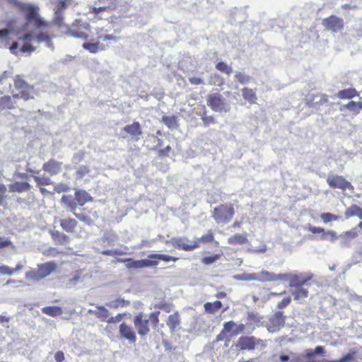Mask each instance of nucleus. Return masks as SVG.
<instances>
[{"instance_id":"nucleus-1","label":"nucleus","mask_w":362,"mask_h":362,"mask_svg":"<svg viewBox=\"0 0 362 362\" xmlns=\"http://www.w3.org/2000/svg\"><path fill=\"white\" fill-rule=\"evenodd\" d=\"M148 259L134 260L132 258L117 259V262L121 263H127L126 267L129 269H142L145 267H155L159 263V260L164 262H177L179 258L173 257L165 254H151L148 256Z\"/></svg>"},{"instance_id":"nucleus-2","label":"nucleus","mask_w":362,"mask_h":362,"mask_svg":"<svg viewBox=\"0 0 362 362\" xmlns=\"http://www.w3.org/2000/svg\"><path fill=\"white\" fill-rule=\"evenodd\" d=\"M187 238H178L173 239L172 245L177 249L184 251H193L199 248L202 244L212 243L214 246H219L218 241L215 240L214 233L211 229L209 230L205 234L202 235L200 238H197L191 243H187Z\"/></svg>"},{"instance_id":"nucleus-3","label":"nucleus","mask_w":362,"mask_h":362,"mask_svg":"<svg viewBox=\"0 0 362 362\" xmlns=\"http://www.w3.org/2000/svg\"><path fill=\"white\" fill-rule=\"evenodd\" d=\"M160 311H154L151 313L148 318L143 313H138L133 320L134 325L137 330L138 334L141 337L147 335L150 332V324L153 328H157L160 322Z\"/></svg>"},{"instance_id":"nucleus-4","label":"nucleus","mask_w":362,"mask_h":362,"mask_svg":"<svg viewBox=\"0 0 362 362\" xmlns=\"http://www.w3.org/2000/svg\"><path fill=\"white\" fill-rule=\"evenodd\" d=\"M13 86L15 90L18 91L13 94V99L21 98L26 101L34 98L35 88L23 78V76L16 75L13 78Z\"/></svg>"},{"instance_id":"nucleus-5","label":"nucleus","mask_w":362,"mask_h":362,"mask_svg":"<svg viewBox=\"0 0 362 362\" xmlns=\"http://www.w3.org/2000/svg\"><path fill=\"white\" fill-rule=\"evenodd\" d=\"M235 214L232 203L221 204L211 211V217L218 225H226L230 222Z\"/></svg>"},{"instance_id":"nucleus-6","label":"nucleus","mask_w":362,"mask_h":362,"mask_svg":"<svg viewBox=\"0 0 362 362\" xmlns=\"http://www.w3.org/2000/svg\"><path fill=\"white\" fill-rule=\"evenodd\" d=\"M21 11L25 14L26 21L32 23L36 28H47L49 23L39 14V8L30 4H23L20 6Z\"/></svg>"},{"instance_id":"nucleus-7","label":"nucleus","mask_w":362,"mask_h":362,"mask_svg":"<svg viewBox=\"0 0 362 362\" xmlns=\"http://www.w3.org/2000/svg\"><path fill=\"white\" fill-rule=\"evenodd\" d=\"M95 34L97 36V41L95 42H86L83 44V49L88 50L89 52L95 54L99 51L105 50L108 45L103 42H100V40L103 41H116L117 37L109 34H103V28H98L95 30Z\"/></svg>"},{"instance_id":"nucleus-8","label":"nucleus","mask_w":362,"mask_h":362,"mask_svg":"<svg viewBox=\"0 0 362 362\" xmlns=\"http://www.w3.org/2000/svg\"><path fill=\"white\" fill-rule=\"evenodd\" d=\"M288 276V275L286 274H275L267 271H262L259 274H244L237 279L245 281H274L278 280H286Z\"/></svg>"},{"instance_id":"nucleus-9","label":"nucleus","mask_w":362,"mask_h":362,"mask_svg":"<svg viewBox=\"0 0 362 362\" xmlns=\"http://www.w3.org/2000/svg\"><path fill=\"white\" fill-rule=\"evenodd\" d=\"M206 104L213 111L217 112H226L230 109L226 98L218 92L208 94Z\"/></svg>"},{"instance_id":"nucleus-10","label":"nucleus","mask_w":362,"mask_h":362,"mask_svg":"<svg viewBox=\"0 0 362 362\" xmlns=\"http://www.w3.org/2000/svg\"><path fill=\"white\" fill-rule=\"evenodd\" d=\"M61 203L64 204L66 207L81 221L88 225L93 223L91 218L83 214L76 213L77 204L75 199H73L71 195H63L61 198Z\"/></svg>"},{"instance_id":"nucleus-11","label":"nucleus","mask_w":362,"mask_h":362,"mask_svg":"<svg viewBox=\"0 0 362 362\" xmlns=\"http://www.w3.org/2000/svg\"><path fill=\"white\" fill-rule=\"evenodd\" d=\"M258 346H264L265 345L262 339L254 336H242L238 339L236 344V346L241 351H252Z\"/></svg>"},{"instance_id":"nucleus-12","label":"nucleus","mask_w":362,"mask_h":362,"mask_svg":"<svg viewBox=\"0 0 362 362\" xmlns=\"http://www.w3.org/2000/svg\"><path fill=\"white\" fill-rule=\"evenodd\" d=\"M327 183L332 189H339L342 191L354 189V186L342 175H330L327 178Z\"/></svg>"},{"instance_id":"nucleus-13","label":"nucleus","mask_w":362,"mask_h":362,"mask_svg":"<svg viewBox=\"0 0 362 362\" xmlns=\"http://www.w3.org/2000/svg\"><path fill=\"white\" fill-rule=\"evenodd\" d=\"M322 24L325 30L332 33L341 31L344 27V20L335 15H331L322 21Z\"/></svg>"},{"instance_id":"nucleus-14","label":"nucleus","mask_w":362,"mask_h":362,"mask_svg":"<svg viewBox=\"0 0 362 362\" xmlns=\"http://www.w3.org/2000/svg\"><path fill=\"white\" fill-rule=\"evenodd\" d=\"M119 334L122 339L127 340L130 344H136V334L134 327L126 322H122L119 326Z\"/></svg>"},{"instance_id":"nucleus-15","label":"nucleus","mask_w":362,"mask_h":362,"mask_svg":"<svg viewBox=\"0 0 362 362\" xmlns=\"http://www.w3.org/2000/svg\"><path fill=\"white\" fill-rule=\"evenodd\" d=\"M286 317L282 311L276 312L269 319L267 329L270 332L279 331L285 325Z\"/></svg>"},{"instance_id":"nucleus-16","label":"nucleus","mask_w":362,"mask_h":362,"mask_svg":"<svg viewBox=\"0 0 362 362\" xmlns=\"http://www.w3.org/2000/svg\"><path fill=\"white\" fill-rule=\"evenodd\" d=\"M308 230L313 234H321L320 240H329L330 242L333 243L335 242L339 238L337 232L334 230H325V228L321 227L309 226Z\"/></svg>"},{"instance_id":"nucleus-17","label":"nucleus","mask_w":362,"mask_h":362,"mask_svg":"<svg viewBox=\"0 0 362 362\" xmlns=\"http://www.w3.org/2000/svg\"><path fill=\"white\" fill-rule=\"evenodd\" d=\"M69 32L74 37L86 40L89 37L90 25L88 23L74 25L70 28Z\"/></svg>"},{"instance_id":"nucleus-18","label":"nucleus","mask_w":362,"mask_h":362,"mask_svg":"<svg viewBox=\"0 0 362 362\" xmlns=\"http://www.w3.org/2000/svg\"><path fill=\"white\" fill-rule=\"evenodd\" d=\"M63 163L51 158L42 165V170L51 176L59 174L62 169Z\"/></svg>"},{"instance_id":"nucleus-19","label":"nucleus","mask_w":362,"mask_h":362,"mask_svg":"<svg viewBox=\"0 0 362 362\" xmlns=\"http://www.w3.org/2000/svg\"><path fill=\"white\" fill-rule=\"evenodd\" d=\"M328 95L323 93L309 95L306 104L310 107H320L328 103Z\"/></svg>"},{"instance_id":"nucleus-20","label":"nucleus","mask_w":362,"mask_h":362,"mask_svg":"<svg viewBox=\"0 0 362 362\" xmlns=\"http://www.w3.org/2000/svg\"><path fill=\"white\" fill-rule=\"evenodd\" d=\"M123 130L135 141H138L142 134L141 127L139 122H134L131 124L126 125Z\"/></svg>"},{"instance_id":"nucleus-21","label":"nucleus","mask_w":362,"mask_h":362,"mask_svg":"<svg viewBox=\"0 0 362 362\" xmlns=\"http://www.w3.org/2000/svg\"><path fill=\"white\" fill-rule=\"evenodd\" d=\"M49 235L54 243L57 245H65L70 242L69 237L65 233L57 230H49Z\"/></svg>"},{"instance_id":"nucleus-22","label":"nucleus","mask_w":362,"mask_h":362,"mask_svg":"<svg viewBox=\"0 0 362 362\" xmlns=\"http://www.w3.org/2000/svg\"><path fill=\"white\" fill-rule=\"evenodd\" d=\"M57 266L54 262L50 261L37 265V270L41 279H44L51 274L57 269Z\"/></svg>"},{"instance_id":"nucleus-23","label":"nucleus","mask_w":362,"mask_h":362,"mask_svg":"<svg viewBox=\"0 0 362 362\" xmlns=\"http://www.w3.org/2000/svg\"><path fill=\"white\" fill-rule=\"evenodd\" d=\"M59 222L62 230L69 233H74L78 226L77 221L71 217L61 218Z\"/></svg>"},{"instance_id":"nucleus-24","label":"nucleus","mask_w":362,"mask_h":362,"mask_svg":"<svg viewBox=\"0 0 362 362\" xmlns=\"http://www.w3.org/2000/svg\"><path fill=\"white\" fill-rule=\"evenodd\" d=\"M74 198L78 206H83L86 203L93 201V197L84 189H77L74 192Z\"/></svg>"},{"instance_id":"nucleus-25","label":"nucleus","mask_w":362,"mask_h":362,"mask_svg":"<svg viewBox=\"0 0 362 362\" xmlns=\"http://www.w3.org/2000/svg\"><path fill=\"white\" fill-rule=\"evenodd\" d=\"M16 99H13V96L4 95L0 97V112L13 110L16 107Z\"/></svg>"},{"instance_id":"nucleus-26","label":"nucleus","mask_w":362,"mask_h":362,"mask_svg":"<svg viewBox=\"0 0 362 362\" xmlns=\"http://www.w3.org/2000/svg\"><path fill=\"white\" fill-rule=\"evenodd\" d=\"M247 242V233H235L228 238V243L231 245H245Z\"/></svg>"},{"instance_id":"nucleus-27","label":"nucleus","mask_w":362,"mask_h":362,"mask_svg":"<svg viewBox=\"0 0 362 362\" xmlns=\"http://www.w3.org/2000/svg\"><path fill=\"white\" fill-rule=\"evenodd\" d=\"M344 216L346 219L356 216L362 220V208L357 204H351L345 210Z\"/></svg>"},{"instance_id":"nucleus-28","label":"nucleus","mask_w":362,"mask_h":362,"mask_svg":"<svg viewBox=\"0 0 362 362\" xmlns=\"http://www.w3.org/2000/svg\"><path fill=\"white\" fill-rule=\"evenodd\" d=\"M223 307V304L220 300L214 302H206L204 304V310L206 314L214 315L220 310Z\"/></svg>"},{"instance_id":"nucleus-29","label":"nucleus","mask_w":362,"mask_h":362,"mask_svg":"<svg viewBox=\"0 0 362 362\" xmlns=\"http://www.w3.org/2000/svg\"><path fill=\"white\" fill-rule=\"evenodd\" d=\"M311 278H304L302 275L294 274L289 279V286L297 288L303 286Z\"/></svg>"},{"instance_id":"nucleus-30","label":"nucleus","mask_w":362,"mask_h":362,"mask_svg":"<svg viewBox=\"0 0 362 362\" xmlns=\"http://www.w3.org/2000/svg\"><path fill=\"white\" fill-rule=\"evenodd\" d=\"M358 95V92L354 88L339 90L337 94V98L341 100H350Z\"/></svg>"},{"instance_id":"nucleus-31","label":"nucleus","mask_w":362,"mask_h":362,"mask_svg":"<svg viewBox=\"0 0 362 362\" xmlns=\"http://www.w3.org/2000/svg\"><path fill=\"white\" fill-rule=\"evenodd\" d=\"M30 185L26 182H16L9 185V191L11 192H23L30 190Z\"/></svg>"},{"instance_id":"nucleus-32","label":"nucleus","mask_w":362,"mask_h":362,"mask_svg":"<svg viewBox=\"0 0 362 362\" xmlns=\"http://www.w3.org/2000/svg\"><path fill=\"white\" fill-rule=\"evenodd\" d=\"M341 110L347 109L351 112L354 115H358L362 110V102H355L354 100L349 101L347 104L343 105Z\"/></svg>"},{"instance_id":"nucleus-33","label":"nucleus","mask_w":362,"mask_h":362,"mask_svg":"<svg viewBox=\"0 0 362 362\" xmlns=\"http://www.w3.org/2000/svg\"><path fill=\"white\" fill-rule=\"evenodd\" d=\"M166 324L171 330V332L175 331L180 324V319L178 313H175L170 315L166 321Z\"/></svg>"},{"instance_id":"nucleus-34","label":"nucleus","mask_w":362,"mask_h":362,"mask_svg":"<svg viewBox=\"0 0 362 362\" xmlns=\"http://www.w3.org/2000/svg\"><path fill=\"white\" fill-rule=\"evenodd\" d=\"M243 98L250 104H255L257 103V95L255 91L249 88H243L241 90Z\"/></svg>"},{"instance_id":"nucleus-35","label":"nucleus","mask_w":362,"mask_h":362,"mask_svg":"<svg viewBox=\"0 0 362 362\" xmlns=\"http://www.w3.org/2000/svg\"><path fill=\"white\" fill-rule=\"evenodd\" d=\"M308 290L303 286L295 288L291 293L295 300L305 299L308 296Z\"/></svg>"},{"instance_id":"nucleus-36","label":"nucleus","mask_w":362,"mask_h":362,"mask_svg":"<svg viewBox=\"0 0 362 362\" xmlns=\"http://www.w3.org/2000/svg\"><path fill=\"white\" fill-rule=\"evenodd\" d=\"M42 313L51 317H57L63 313L62 308L59 306H47L42 308Z\"/></svg>"},{"instance_id":"nucleus-37","label":"nucleus","mask_w":362,"mask_h":362,"mask_svg":"<svg viewBox=\"0 0 362 362\" xmlns=\"http://www.w3.org/2000/svg\"><path fill=\"white\" fill-rule=\"evenodd\" d=\"M23 268V265L18 262L14 268H10L7 265L0 266V274L4 275H12L15 272L21 271Z\"/></svg>"},{"instance_id":"nucleus-38","label":"nucleus","mask_w":362,"mask_h":362,"mask_svg":"<svg viewBox=\"0 0 362 362\" xmlns=\"http://www.w3.org/2000/svg\"><path fill=\"white\" fill-rule=\"evenodd\" d=\"M223 256V252H220L219 253H214L209 256H205L202 258V263L204 265H210L212 264L219 259H221Z\"/></svg>"},{"instance_id":"nucleus-39","label":"nucleus","mask_w":362,"mask_h":362,"mask_svg":"<svg viewBox=\"0 0 362 362\" xmlns=\"http://www.w3.org/2000/svg\"><path fill=\"white\" fill-rule=\"evenodd\" d=\"M225 83L224 78L218 74H211L209 80V84L211 86L221 87Z\"/></svg>"},{"instance_id":"nucleus-40","label":"nucleus","mask_w":362,"mask_h":362,"mask_svg":"<svg viewBox=\"0 0 362 362\" xmlns=\"http://www.w3.org/2000/svg\"><path fill=\"white\" fill-rule=\"evenodd\" d=\"M234 77L237 82L243 85L247 84L252 81L251 76L240 71H236Z\"/></svg>"},{"instance_id":"nucleus-41","label":"nucleus","mask_w":362,"mask_h":362,"mask_svg":"<svg viewBox=\"0 0 362 362\" xmlns=\"http://www.w3.org/2000/svg\"><path fill=\"white\" fill-rule=\"evenodd\" d=\"M161 120L168 128H174L177 126V117L175 115H164L162 117Z\"/></svg>"},{"instance_id":"nucleus-42","label":"nucleus","mask_w":362,"mask_h":362,"mask_svg":"<svg viewBox=\"0 0 362 362\" xmlns=\"http://www.w3.org/2000/svg\"><path fill=\"white\" fill-rule=\"evenodd\" d=\"M216 69L223 73V74H226V75L229 76L232 74L233 72V69H232V67L230 66L229 65H228L226 62H218L216 64Z\"/></svg>"},{"instance_id":"nucleus-43","label":"nucleus","mask_w":362,"mask_h":362,"mask_svg":"<svg viewBox=\"0 0 362 362\" xmlns=\"http://www.w3.org/2000/svg\"><path fill=\"white\" fill-rule=\"evenodd\" d=\"M320 218L324 223L336 221L339 219V216L328 212L321 214Z\"/></svg>"},{"instance_id":"nucleus-44","label":"nucleus","mask_w":362,"mask_h":362,"mask_svg":"<svg viewBox=\"0 0 362 362\" xmlns=\"http://www.w3.org/2000/svg\"><path fill=\"white\" fill-rule=\"evenodd\" d=\"M33 179L37 184V186L42 187L45 185H49L53 184L51 179L49 177H39L33 176Z\"/></svg>"},{"instance_id":"nucleus-45","label":"nucleus","mask_w":362,"mask_h":362,"mask_svg":"<svg viewBox=\"0 0 362 362\" xmlns=\"http://www.w3.org/2000/svg\"><path fill=\"white\" fill-rule=\"evenodd\" d=\"M90 173L89 167L87 165L80 166L76 171L75 175L77 180L83 179L86 175Z\"/></svg>"},{"instance_id":"nucleus-46","label":"nucleus","mask_w":362,"mask_h":362,"mask_svg":"<svg viewBox=\"0 0 362 362\" xmlns=\"http://www.w3.org/2000/svg\"><path fill=\"white\" fill-rule=\"evenodd\" d=\"M25 276L27 279L34 281H37L42 279L37 269H32L26 272Z\"/></svg>"},{"instance_id":"nucleus-47","label":"nucleus","mask_w":362,"mask_h":362,"mask_svg":"<svg viewBox=\"0 0 362 362\" xmlns=\"http://www.w3.org/2000/svg\"><path fill=\"white\" fill-rule=\"evenodd\" d=\"M173 304L167 303L165 301L160 302L156 305H154L155 309L162 310L165 313H170L173 310Z\"/></svg>"},{"instance_id":"nucleus-48","label":"nucleus","mask_w":362,"mask_h":362,"mask_svg":"<svg viewBox=\"0 0 362 362\" xmlns=\"http://www.w3.org/2000/svg\"><path fill=\"white\" fill-rule=\"evenodd\" d=\"M70 2L71 0H58L54 11L58 13H63Z\"/></svg>"},{"instance_id":"nucleus-49","label":"nucleus","mask_w":362,"mask_h":362,"mask_svg":"<svg viewBox=\"0 0 362 362\" xmlns=\"http://www.w3.org/2000/svg\"><path fill=\"white\" fill-rule=\"evenodd\" d=\"M341 236L345 240H351L353 239H355L358 237V233L356 230V229H351L350 230L346 231L343 233Z\"/></svg>"},{"instance_id":"nucleus-50","label":"nucleus","mask_w":362,"mask_h":362,"mask_svg":"<svg viewBox=\"0 0 362 362\" xmlns=\"http://www.w3.org/2000/svg\"><path fill=\"white\" fill-rule=\"evenodd\" d=\"M202 120L203 122L204 127H209L210 124L216 123V119L212 115H206V111H204L202 115Z\"/></svg>"},{"instance_id":"nucleus-51","label":"nucleus","mask_w":362,"mask_h":362,"mask_svg":"<svg viewBox=\"0 0 362 362\" xmlns=\"http://www.w3.org/2000/svg\"><path fill=\"white\" fill-rule=\"evenodd\" d=\"M95 315L98 317H100V318L103 319V320H105L108 317L109 313H108V310L105 307L98 306V307H97V311H96Z\"/></svg>"},{"instance_id":"nucleus-52","label":"nucleus","mask_w":362,"mask_h":362,"mask_svg":"<svg viewBox=\"0 0 362 362\" xmlns=\"http://www.w3.org/2000/svg\"><path fill=\"white\" fill-rule=\"evenodd\" d=\"M108 9H109L108 7H105V6L99 7V8L93 7L91 8L90 12L95 14V17H94L96 21H98V20L103 19V17L101 16H99V13L101 12L105 11H107Z\"/></svg>"},{"instance_id":"nucleus-53","label":"nucleus","mask_w":362,"mask_h":362,"mask_svg":"<svg viewBox=\"0 0 362 362\" xmlns=\"http://www.w3.org/2000/svg\"><path fill=\"white\" fill-rule=\"evenodd\" d=\"M36 40L38 42H46L48 45H51V37L46 33H40L36 36Z\"/></svg>"},{"instance_id":"nucleus-54","label":"nucleus","mask_w":362,"mask_h":362,"mask_svg":"<svg viewBox=\"0 0 362 362\" xmlns=\"http://www.w3.org/2000/svg\"><path fill=\"white\" fill-rule=\"evenodd\" d=\"M53 23L59 27L62 26L64 23L63 13L54 11V16L52 21Z\"/></svg>"},{"instance_id":"nucleus-55","label":"nucleus","mask_w":362,"mask_h":362,"mask_svg":"<svg viewBox=\"0 0 362 362\" xmlns=\"http://www.w3.org/2000/svg\"><path fill=\"white\" fill-rule=\"evenodd\" d=\"M356 354V351H353L343 356L339 361H333L330 362H348L350 361H353L355 358Z\"/></svg>"},{"instance_id":"nucleus-56","label":"nucleus","mask_w":362,"mask_h":362,"mask_svg":"<svg viewBox=\"0 0 362 362\" xmlns=\"http://www.w3.org/2000/svg\"><path fill=\"white\" fill-rule=\"evenodd\" d=\"M70 189L69 187L64 183H59L54 186V191L57 193L66 192Z\"/></svg>"},{"instance_id":"nucleus-57","label":"nucleus","mask_w":362,"mask_h":362,"mask_svg":"<svg viewBox=\"0 0 362 362\" xmlns=\"http://www.w3.org/2000/svg\"><path fill=\"white\" fill-rule=\"evenodd\" d=\"M291 302V298L290 296H287L281 300L277 305L276 308L279 310L284 309L287 307Z\"/></svg>"},{"instance_id":"nucleus-58","label":"nucleus","mask_w":362,"mask_h":362,"mask_svg":"<svg viewBox=\"0 0 362 362\" xmlns=\"http://www.w3.org/2000/svg\"><path fill=\"white\" fill-rule=\"evenodd\" d=\"M126 315H127L126 313H119L114 317H110L107 320V322L108 323H117V322H120L123 318H124L126 317Z\"/></svg>"},{"instance_id":"nucleus-59","label":"nucleus","mask_w":362,"mask_h":362,"mask_svg":"<svg viewBox=\"0 0 362 362\" xmlns=\"http://www.w3.org/2000/svg\"><path fill=\"white\" fill-rule=\"evenodd\" d=\"M129 304V302L124 299H117L113 302L112 307L117 308L119 307H126Z\"/></svg>"},{"instance_id":"nucleus-60","label":"nucleus","mask_w":362,"mask_h":362,"mask_svg":"<svg viewBox=\"0 0 362 362\" xmlns=\"http://www.w3.org/2000/svg\"><path fill=\"white\" fill-rule=\"evenodd\" d=\"M101 254L107 256L122 255L123 252L119 250H106L101 252Z\"/></svg>"},{"instance_id":"nucleus-61","label":"nucleus","mask_w":362,"mask_h":362,"mask_svg":"<svg viewBox=\"0 0 362 362\" xmlns=\"http://www.w3.org/2000/svg\"><path fill=\"white\" fill-rule=\"evenodd\" d=\"M235 326L236 323L230 320L224 323L223 330L226 333L230 332Z\"/></svg>"},{"instance_id":"nucleus-62","label":"nucleus","mask_w":362,"mask_h":362,"mask_svg":"<svg viewBox=\"0 0 362 362\" xmlns=\"http://www.w3.org/2000/svg\"><path fill=\"white\" fill-rule=\"evenodd\" d=\"M12 246V242L8 238L0 237V249Z\"/></svg>"},{"instance_id":"nucleus-63","label":"nucleus","mask_w":362,"mask_h":362,"mask_svg":"<svg viewBox=\"0 0 362 362\" xmlns=\"http://www.w3.org/2000/svg\"><path fill=\"white\" fill-rule=\"evenodd\" d=\"M226 341H230V339H227L226 338V332H225L223 329L220 332V333L216 336L215 340L214 341L213 343H216V342H218L220 341H223V340H225Z\"/></svg>"},{"instance_id":"nucleus-64","label":"nucleus","mask_w":362,"mask_h":362,"mask_svg":"<svg viewBox=\"0 0 362 362\" xmlns=\"http://www.w3.org/2000/svg\"><path fill=\"white\" fill-rule=\"evenodd\" d=\"M34 50H35L34 47L28 42L25 43L21 48V52H23V53L31 52H33Z\"/></svg>"}]
</instances>
